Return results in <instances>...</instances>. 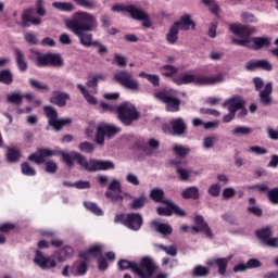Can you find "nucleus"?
I'll list each match as a JSON object with an SVG mask.
<instances>
[{"label":"nucleus","mask_w":278,"mask_h":278,"mask_svg":"<svg viewBox=\"0 0 278 278\" xmlns=\"http://www.w3.org/2000/svg\"><path fill=\"white\" fill-rule=\"evenodd\" d=\"M147 204V195L141 194L139 198H132V202L128 205L130 210H142Z\"/></svg>","instance_id":"nucleus-33"},{"label":"nucleus","mask_w":278,"mask_h":278,"mask_svg":"<svg viewBox=\"0 0 278 278\" xmlns=\"http://www.w3.org/2000/svg\"><path fill=\"white\" fill-rule=\"evenodd\" d=\"M229 30L235 34V36H241L242 39L232 38V45H238L239 47H248L251 49V38L255 34V28L251 26H244L242 24H230Z\"/></svg>","instance_id":"nucleus-5"},{"label":"nucleus","mask_w":278,"mask_h":278,"mask_svg":"<svg viewBox=\"0 0 278 278\" xmlns=\"http://www.w3.org/2000/svg\"><path fill=\"white\" fill-rule=\"evenodd\" d=\"M247 211L249 214H253V216H256L257 218L262 217L264 214V211H262V208L257 205L249 206Z\"/></svg>","instance_id":"nucleus-59"},{"label":"nucleus","mask_w":278,"mask_h":278,"mask_svg":"<svg viewBox=\"0 0 278 278\" xmlns=\"http://www.w3.org/2000/svg\"><path fill=\"white\" fill-rule=\"evenodd\" d=\"M271 94H273V83H267L264 86V89L261 90L258 93L260 103H262V105H265V108L273 105Z\"/></svg>","instance_id":"nucleus-15"},{"label":"nucleus","mask_w":278,"mask_h":278,"mask_svg":"<svg viewBox=\"0 0 278 278\" xmlns=\"http://www.w3.org/2000/svg\"><path fill=\"white\" fill-rule=\"evenodd\" d=\"M14 81V74L10 70L0 71V84H4L5 86H10Z\"/></svg>","instance_id":"nucleus-34"},{"label":"nucleus","mask_w":278,"mask_h":278,"mask_svg":"<svg viewBox=\"0 0 278 278\" xmlns=\"http://www.w3.org/2000/svg\"><path fill=\"white\" fill-rule=\"evenodd\" d=\"M68 99H71V96H68V93L55 91L54 96L50 98V102H52L54 105H58L59 108H64Z\"/></svg>","instance_id":"nucleus-23"},{"label":"nucleus","mask_w":278,"mask_h":278,"mask_svg":"<svg viewBox=\"0 0 278 278\" xmlns=\"http://www.w3.org/2000/svg\"><path fill=\"white\" fill-rule=\"evenodd\" d=\"M118 118L123 125H131L132 121H138L140 114L136 111V106L129 102H124L116 108Z\"/></svg>","instance_id":"nucleus-7"},{"label":"nucleus","mask_w":278,"mask_h":278,"mask_svg":"<svg viewBox=\"0 0 278 278\" xmlns=\"http://www.w3.org/2000/svg\"><path fill=\"white\" fill-rule=\"evenodd\" d=\"M182 199H193L197 201L199 199V188L197 187H188L181 192Z\"/></svg>","instance_id":"nucleus-35"},{"label":"nucleus","mask_w":278,"mask_h":278,"mask_svg":"<svg viewBox=\"0 0 278 278\" xmlns=\"http://www.w3.org/2000/svg\"><path fill=\"white\" fill-rule=\"evenodd\" d=\"M14 55L18 71L25 73V71H27V61H25V54L23 53V51H21V49L15 48Z\"/></svg>","instance_id":"nucleus-25"},{"label":"nucleus","mask_w":278,"mask_h":278,"mask_svg":"<svg viewBox=\"0 0 278 278\" xmlns=\"http://www.w3.org/2000/svg\"><path fill=\"white\" fill-rule=\"evenodd\" d=\"M100 127H102V130L108 138H114V136L121 131V128L114 125L101 124Z\"/></svg>","instance_id":"nucleus-39"},{"label":"nucleus","mask_w":278,"mask_h":278,"mask_svg":"<svg viewBox=\"0 0 278 278\" xmlns=\"http://www.w3.org/2000/svg\"><path fill=\"white\" fill-rule=\"evenodd\" d=\"M264 245L269 247L270 249H278V237H270L267 241H265Z\"/></svg>","instance_id":"nucleus-64"},{"label":"nucleus","mask_w":278,"mask_h":278,"mask_svg":"<svg viewBox=\"0 0 278 278\" xmlns=\"http://www.w3.org/2000/svg\"><path fill=\"white\" fill-rule=\"evenodd\" d=\"M77 88L81 92V94L85 97L88 103H90L91 105H97V98L90 96V93H88V89H86L84 85H77Z\"/></svg>","instance_id":"nucleus-44"},{"label":"nucleus","mask_w":278,"mask_h":278,"mask_svg":"<svg viewBox=\"0 0 278 278\" xmlns=\"http://www.w3.org/2000/svg\"><path fill=\"white\" fill-rule=\"evenodd\" d=\"M258 68L270 72L273 71V63H270L268 60H258Z\"/></svg>","instance_id":"nucleus-61"},{"label":"nucleus","mask_w":278,"mask_h":278,"mask_svg":"<svg viewBox=\"0 0 278 278\" xmlns=\"http://www.w3.org/2000/svg\"><path fill=\"white\" fill-rule=\"evenodd\" d=\"M174 25H176L178 29H182V31H188V29H190V26H192V29H194L195 27V24L190 17V15L182 16L180 21L175 22Z\"/></svg>","instance_id":"nucleus-26"},{"label":"nucleus","mask_w":278,"mask_h":278,"mask_svg":"<svg viewBox=\"0 0 278 278\" xmlns=\"http://www.w3.org/2000/svg\"><path fill=\"white\" fill-rule=\"evenodd\" d=\"M75 251L72 247L65 245L61 250L55 251L51 256H45L42 252L37 251L34 263L42 268V270H51V268H55L58 266V262H66V260H71ZM58 260V262H55Z\"/></svg>","instance_id":"nucleus-3"},{"label":"nucleus","mask_w":278,"mask_h":278,"mask_svg":"<svg viewBox=\"0 0 278 278\" xmlns=\"http://www.w3.org/2000/svg\"><path fill=\"white\" fill-rule=\"evenodd\" d=\"M194 224L195 226L191 228L193 233H200V231H203L206 238H214V235L212 233V229H210V226L207 225V223H205V219L203 218V216L201 215L195 216Z\"/></svg>","instance_id":"nucleus-13"},{"label":"nucleus","mask_w":278,"mask_h":278,"mask_svg":"<svg viewBox=\"0 0 278 278\" xmlns=\"http://www.w3.org/2000/svg\"><path fill=\"white\" fill-rule=\"evenodd\" d=\"M157 248L164 251L166 255H169L170 257H177V247L175 245L166 247L164 244H159Z\"/></svg>","instance_id":"nucleus-50"},{"label":"nucleus","mask_w":278,"mask_h":278,"mask_svg":"<svg viewBox=\"0 0 278 278\" xmlns=\"http://www.w3.org/2000/svg\"><path fill=\"white\" fill-rule=\"evenodd\" d=\"M84 205L86 210L92 212V214H94L96 216H103V211L101 210V207H99V205H97V203L85 202Z\"/></svg>","instance_id":"nucleus-45"},{"label":"nucleus","mask_w":278,"mask_h":278,"mask_svg":"<svg viewBox=\"0 0 278 278\" xmlns=\"http://www.w3.org/2000/svg\"><path fill=\"white\" fill-rule=\"evenodd\" d=\"M137 10L138 8L134 5L115 4L112 7V12H127L128 14H130L131 18H134Z\"/></svg>","instance_id":"nucleus-32"},{"label":"nucleus","mask_w":278,"mask_h":278,"mask_svg":"<svg viewBox=\"0 0 278 278\" xmlns=\"http://www.w3.org/2000/svg\"><path fill=\"white\" fill-rule=\"evenodd\" d=\"M29 84L31 88H35V90H39L40 92H49V85H47V83L30 78Z\"/></svg>","instance_id":"nucleus-42"},{"label":"nucleus","mask_w":278,"mask_h":278,"mask_svg":"<svg viewBox=\"0 0 278 278\" xmlns=\"http://www.w3.org/2000/svg\"><path fill=\"white\" fill-rule=\"evenodd\" d=\"M251 134H253V128L248 126H237L232 130V136H249Z\"/></svg>","instance_id":"nucleus-43"},{"label":"nucleus","mask_w":278,"mask_h":278,"mask_svg":"<svg viewBox=\"0 0 278 278\" xmlns=\"http://www.w3.org/2000/svg\"><path fill=\"white\" fill-rule=\"evenodd\" d=\"M216 142H218V138L212 136V137H206L204 138L203 141V147L204 149H213L214 144H216Z\"/></svg>","instance_id":"nucleus-56"},{"label":"nucleus","mask_w":278,"mask_h":278,"mask_svg":"<svg viewBox=\"0 0 278 278\" xmlns=\"http://www.w3.org/2000/svg\"><path fill=\"white\" fill-rule=\"evenodd\" d=\"M96 142L97 144H104L105 142V131L103 130L101 125L97 128Z\"/></svg>","instance_id":"nucleus-53"},{"label":"nucleus","mask_w":278,"mask_h":278,"mask_svg":"<svg viewBox=\"0 0 278 278\" xmlns=\"http://www.w3.org/2000/svg\"><path fill=\"white\" fill-rule=\"evenodd\" d=\"M223 81H225L223 74L214 76L195 75L193 84H195V86H215V84H223Z\"/></svg>","instance_id":"nucleus-11"},{"label":"nucleus","mask_w":278,"mask_h":278,"mask_svg":"<svg viewBox=\"0 0 278 278\" xmlns=\"http://www.w3.org/2000/svg\"><path fill=\"white\" fill-rule=\"evenodd\" d=\"M30 60H33L36 66H49V53L42 54L36 50H30Z\"/></svg>","instance_id":"nucleus-19"},{"label":"nucleus","mask_w":278,"mask_h":278,"mask_svg":"<svg viewBox=\"0 0 278 278\" xmlns=\"http://www.w3.org/2000/svg\"><path fill=\"white\" fill-rule=\"evenodd\" d=\"M152 225L155 227V231L162 236H170L173 233V227L168 224L160 223L157 220L152 222Z\"/></svg>","instance_id":"nucleus-30"},{"label":"nucleus","mask_w":278,"mask_h":278,"mask_svg":"<svg viewBox=\"0 0 278 278\" xmlns=\"http://www.w3.org/2000/svg\"><path fill=\"white\" fill-rule=\"evenodd\" d=\"M250 153H255V155H266L268 153V150L266 148H262L258 146H252L249 149Z\"/></svg>","instance_id":"nucleus-58"},{"label":"nucleus","mask_w":278,"mask_h":278,"mask_svg":"<svg viewBox=\"0 0 278 278\" xmlns=\"http://www.w3.org/2000/svg\"><path fill=\"white\" fill-rule=\"evenodd\" d=\"M166 40L168 45H176L179 40V28L177 27V24L172 25L166 35Z\"/></svg>","instance_id":"nucleus-31"},{"label":"nucleus","mask_w":278,"mask_h":278,"mask_svg":"<svg viewBox=\"0 0 278 278\" xmlns=\"http://www.w3.org/2000/svg\"><path fill=\"white\" fill-rule=\"evenodd\" d=\"M78 149L79 151H83V153H92V151H94V146L88 141H84L79 143Z\"/></svg>","instance_id":"nucleus-54"},{"label":"nucleus","mask_w":278,"mask_h":278,"mask_svg":"<svg viewBox=\"0 0 278 278\" xmlns=\"http://www.w3.org/2000/svg\"><path fill=\"white\" fill-rule=\"evenodd\" d=\"M264 47H270V39L266 37H253L251 38V49L254 51H260Z\"/></svg>","instance_id":"nucleus-21"},{"label":"nucleus","mask_w":278,"mask_h":278,"mask_svg":"<svg viewBox=\"0 0 278 278\" xmlns=\"http://www.w3.org/2000/svg\"><path fill=\"white\" fill-rule=\"evenodd\" d=\"M55 151L50 149H39L37 153H33L28 156L29 162H35V164H45L47 157H53Z\"/></svg>","instance_id":"nucleus-14"},{"label":"nucleus","mask_w":278,"mask_h":278,"mask_svg":"<svg viewBox=\"0 0 278 278\" xmlns=\"http://www.w3.org/2000/svg\"><path fill=\"white\" fill-rule=\"evenodd\" d=\"M46 173H49L50 175L58 173V163L54 161L46 162Z\"/></svg>","instance_id":"nucleus-57"},{"label":"nucleus","mask_w":278,"mask_h":278,"mask_svg":"<svg viewBox=\"0 0 278 278\" xmlns=\"http://www.w3.org/2000/svg\"><path fill=\"white\" fill-rule=\"evenodd\" d=\"M193 277H207L210 275V269L205 266L198 265L193 268Z\"/></svg>","instance_id":"nucleus-49"},{"label":"nucleus","mask_w":278,"mask_h":278,"mask_svg":"<svg viewBox=\"0 0 278 278\" xmlns=\"http://www.w3.org/2000/svg\"><path fill=\"white\" fill-rule=\"evenodd\" d=\"M21 159V150L18 148H9L7 152L8 162L14 163L18 162Z\"/></svg>","instance_id":"nucleus-40"},{"label":"nucleus","mask_w":278,"mask_h":278,"mask_svg":"<svg viewBox=\"0 0 278 278\" xmlns=\"http://www.w3.org/2000/svg\"><path fill=\"white\" fill-rule=\"evenodd\" d=\"M77 5L85 8L86 10H96L97 1L94 0H74Z\"/></svg>","instance_id":"nucleus-46"},{"label":"nucleus","mask_w":278,"mask_h":278,"mask_svg":"<svg viewBox=\"0 0 278 278\" xmlns=\"http://www.w3.org/2000/svg\"><path fill=\"white\" fill-rule=\"evenodd\" d=\"M24 38L28 45H37L38 43V37L36 34L28 31L24 35Z\"/></svg>","instance_id":"nucleus-62"},{"label":"nucleus","mask_w":278,"mask_h":278,"mask_svg":"<svg viewBox=\"0 0 278 278\" xmlns=\"http://www.w3.org/2000/svg\"><path fill=\"white\" fill-rule=\"evenodd\" d=\"M164 203L165 205L170 207L172 212H174V214H176L177 216H186V211H184L177 204L173 203V201L166 200Z\"/></svg>","instance_id":"nucleus-48"},{"label":"nucleus","mask_w":278,"mask_h":278,"mask_svg":"<svg viewBox=\"0 0 278 278\" xmlns=\"http://www.w3.org/2000/svg\"><path fill=\"white\" fill-rule=\"evenodd\" d=\"M160 72L163 75V77H173V75H177L179 72V68L173 65H163L160 67Z\"/></svg>","instance_id":"nucleus-36"},{"label":"nucleus","mask_w":278,"mask_h":278,"mask_svg":"<svg viewBox=\"0 0 278 278\" xmlns=\"http://www.w3.org/2000/svg\"><path fill=\"white\" fill-rule=\"evenodd\" d=\"M64 60L60 54L48 53V66H63Z\"/></svg>","instance_id":"nucleus-37"},{"label":"nucleus","mask_w":278,"mask_h":278,"mask_svg":"<svg viewBox=\"0 0 278 278\" xmlns=\"http://www.w3.org/2000/svg\"><path fill=\"white\" fill-rule=\"evenodd\" d=\"M255 233L256 237L261 240V242L265 244V242L273 238V227L266 226L265 228L256 230Z\"/></svg>","instance_id":"nucleus-28"},{"label":"nucleus","mask_w":278,"mask_h":278,"mask_svg":"<svg viewBox=\"0 0 278 278\" xmlns=\"http://www.w3.org/2000/svg\"><path fill=\"white\" fill-rule=\"evenodd\" d=\"M169 164L176 168L177 175H179L181 181H188L190 179V170L181 167V162L169 161Z\"/></svg>","instance_id":"nucleus-22"},{"label":"nucleus","mask_w":278,"mask_h":278,"mask_svg":"<svg viewBox=\"0 0 278 278\" xmlns=\"http://www.w3.org/2000/svg\"><path fill=\"white\" fill-rule=\"evenodd\" d=\"M231 257H233L232 255L223 257V258H215L212 261H208V266H214L216 265L218 267V273L219 275H225V273H227V266L229 264V262H231Z\"/></svg>","instance_id":"nucleus-18"},{"label":"nucleus","mask_w":278,"mask_h":278,"mask_svg":"<svg viewBox=\"0 0 278 278\" xmlns=\"http://www.w3.org/2000/svg\"><path fill=\"white\" fill-rule=\"evenodd\" d=\"M65 27L76 34H79V31H97L99 22L92 13L78 11L72 15L71 20L65 21Z\"/></svg>","instance_id":"nucleus-2"},{"label":"nucleus","mask_w":278,"mask_h":278,"mask_svg":"<svg viewBox=\"0 0 278 278\" xmlns=\"http://www.w3.org/2000/svg\"><path fill=\"white\" fill-rule=\"evenodd\" d=\"M169 125H172L174 136H184V134H186V129H188L186 122H184V118L181 117L172 119Z\"/></svg>","instance_id":"nucleus-17"},{"label":"nucleus","mask_w":278,"mask_h":278,"mask_svg":"<svg viewBox=\"0 0 278 278\" xmlns=\"http://www.w3.org/2000/svg\"><path fill=\"white\" fill-rule=\"evenodd\" d=\"M122 187L121 181L113 179L109 185V190L105 192L106 199H110L112 203L123 201V195H121Z\"/></svg>","instance_id":"nucleus-12"},{"label":"nucleus","mask_w":278,"mask_h":278,"mask_svg":"<svg viewBox=\"0 0 278 278\" xmlns=\"http://www.w3.org/2000/svg\"><path fill=\"white\" fill-rule=\"evenodd\" d=\"M24 96L21 93H12L8 96L9 103H14V105H21L23 103Z\"/></svg>","instance_id":"nucleus-52"},{"label":"nucleus","mask_w":278,"mask_h":278,"mask_svg":"<svg viewBox=\"0 0 278 278\" xmlns=\"http://www.w3.org/2000/svg\"><path fill=\"white\" fill-rule=\"evenodd\" d=\"M114 79L117 81V84H121L123 88H126L127 90H132V92L140 91V83L138 79L134 78V74L127 71L115 73Z\"/></svg>","instance_id":"nucleus-9"},{"label":"nucleus","mask_w":278,"mask_h":278,"mask_svg":"<svg viewBox=\"0 0 278 278\" xmlns=\"http://www.w3.org/2000/svg\"><path fill=\"white\" fill-rule=\"evenodd\" d=\"M132 18H135V21H142V25L147 29L151 27V20L149 18V14L144 12L142 9L137 8L135 14L132 15Z\"/></svg>","instance_id":"nucleus-24"},{"label":"nucleus","mask_w":278,"mask_h":278,"mask_svg":"<svg viewBox=\"0 0 278 278\" xmlns=\"http://www.w3.org/2000/svg\"><path fill=\"white\" fill-rule=\"evenodd\" d=\"M195 75L192 73H185L173 79L176 86H186L188 84H194Z\"/></svg>","instance_id":"nucleus-27"},{"label":"nucleus","mask_w":278,"mask_h":278,"mask_svg":"<svg viewBox=\"0 0 278 278\" xmlns=\"http://www.w3.org/2000/svg\"><path fill=\"white\" fill-rule=\"evenodd\" d=\"M103 253V245H92L89 248V251L83 252L79 254V257L83 260H90V257H97V255H101Z\"/></svg>","instance_id":"nucleus-29"},{"label":"nucleus","mask_w":278,"mask_h":278,"mask_svg":"<svg viewBox=\"0 0 278 278\" xmlns=\"http://www.w3.org/2000/svg\"><path fill=\"white\" fill-rule=\"evenodd\" d=\"M154 97L165 104L167 112H179L181 99L175 97L173 93L168 91H157Z\"/></svg>","instance_id":"nucleus-10"},{"label":"nucleus","mask_w":278,"mask_h":278,"mask_svg":"<svg viewBox=\"0 0 278 278\" xmlns=\"http://www.w3.org/2000/svg\"><path fill=\"white\" fill-rule=\"evenodd\" d=\"M114 223H121L124 227H127L131 231H140L144 219L140 213H128L115 215Z\"/></svg>","instance_id":"nucleus-6"},{"label":"nucleus","mask_w":278,"mask_h":278,"mask_svg":"<svg viewBox=\"0 0 278 278\" xmlns=\"http://www.w3.org/2000/svg\"><path fill=\"white\" fill-rule=\"evenodd\" d=\"M117 266L119 270H128V268H130L139 278H152L155 273V263L149 256L141 258L140 265L127 260H121Z\"/></svg>","instance_id":"nucleus-4"},{"label":"nucleus","mask_w":278,"mask_h":278,"mask_svg":"<svg viewBox=\"0 0 278 278\" xmlns=\"http://www.w3.org/2000/svg\"><path fill=\"white\" fill-rule=\"evenodd\" d=\"M150 199L155 203H164L166 200L164 199V190L160 188L152 189L150 192Z\"/></svg>","instance_id":"nucleus-41"},{"label":"nucleus","mask_w":278,"mask_h":278,"mask_svg":"<svg viewBox=\"0 0 278 278\" xmlns=\"http://www.w3.org/2000/svg\"><path fill=\"white\" fill-rule=\"evenodd\" d=\"M241 21H243V23H257L255 15H253V13L250 12L242 13Z\"/></svg>","instance_id":"nucleus-60"},{"label":"nucleus","mask_w":278,"mask_h":278,"mask_svg":"<svg viewBox=\"0 0 278 278\" xmlns=\"http://www.w3.org/2000/svg\"><path fill=\"white\" fill-rule=\"evenodd\" d=\"M202 3H204V5H208L210 11L213 14H218V4L214 3V0H202Z\"/></svg>","instance_id":"nucleus-63"},{"label":"nucleus","mask_w":278,"mask_h":278,"mask_svg":"<svg viewBox=\"0 0 278 278\" xmlns=\"http://www.w3.org/2000/svg\"><path fill=\"white\" fill-rule=\"evenodd\" d=\"M21 170L23 175H26L27 177H34L36 175V169H34L29 163H23L21 165Z\"/></svg>","instance_id":"nucleus-51"},{"label":"nucleus","mask_w":278,"mask_h":278,"mask_svg":"<svg viewBox=\"0 0 278 278\" xmlns=\"http://www.w3.org/2000/svg\"><path fill=\"white\" fill-rule=\"evenodd\" d=\"M52 8L60 12H73L75 7L71 2H53Z\"/></svg>","instance_id":"nucleus-38"},{"label":"nucleus","mask_w":278,"mask_h":278,"mask_svg":"<svg viewBox=\"0 0 278 278\" xmlns=\"http://www.w3.org/2000/svg\"><path fill=\"white\" fill-rule=\"evenodd\" d=\"M61 157L68 168H73L75 166V162H77L84 168V170H87V173L114 170L116 167L112 161H101L94 159L87 160L86 156L81 155L79 152H62Z\"/></svg>","instance_id":"nucleus-1"},{"label":"nucleus","mask_w":278,"mask_h":278,"mask_svg":"<svg viewBox=\"0 0 278 278\" xmlns=\"http://www.w3.org/2000/svg\"><path fill=\"white\" fill-rule=\"evenodd\" d=\"M43 112L48 118V125L54 129V131H61L62 127L71 125L73 119L71 117L58 119V110L53 106H43Z\"/></svg>","instance_id":"nucleus-8"},{"label":"nucleus","mask_w":278,"mask_h":278,"mask_svg":"<svg viewBox=\"0 0 278 278\" xmlns=\"http://www.w3.org/2000/svg\"><path fill=\"white\" fill-rule=\"evenodd\" d=\"M173 151L179 157H186V155H188L190 153V148H188L186 146L175 144L173 147Z\"/></svg>","instance_id":"nucleus-47"},{"label":"nucleus","mask_w":278,"mask_h":278,"mask_svg":"<svg viewBox=\"0 0 278 278\" xmlns=\"http://www.w3.org/2000/svg\"><path fill=\"white\" fill-rule=\"evenodd\" d=\"M223 108H228V112H238V110H242L244 108V100L240 97H232L226 100L223 103Z\"/></svg>","instance_id":"nucleus-16"},{"label":"nucleus","mask_w":278,"mask_h":278,"mask_svg":"<svg viewBox=\"0 0 278 278\" xmlns=\"http://www.w3.org/2000/svg\"><path fill=\"white\" fill-rule=\"evenodd\" d=\"M267 197H268L270 203H273L274 205H277L278 204V187L269 190L267 192Z\"/></svg>","instance_id":"nucleus-55"},{"label":"nucleus","mask_w":278,"mask_h":278,"mask_svg":"<svg viewBox=\"0 0 278 278\" xmlns=\"http://www.w3.org/2000/svg\"><path fill=\"white\" fill-rule=\"evenodd\" d=\"M88 31L89 30H79V33H76V30H72V34L79 38V42L83 47H92V34Z\"/></svg>","instance_id":"nucleus-20"}]
</instances>
